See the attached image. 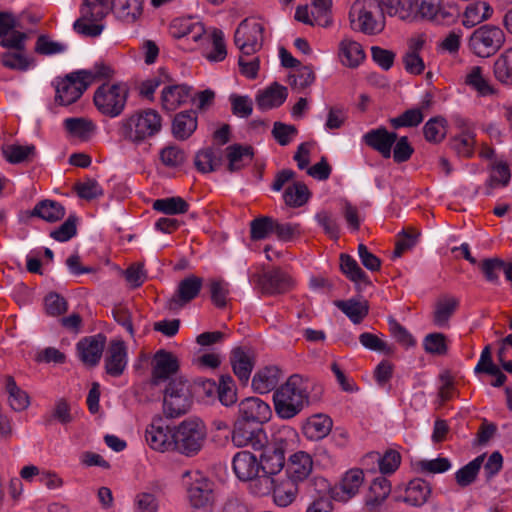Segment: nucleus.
Wrapping results in <instances>:
<instances>
[{
    "instance_id": "obj_54",
    "label": "nucleus",
    "mask_w": 512,
    "mask_h": 512,
    "mask_svg": "<svg viewBox=\"0 0 512 512\" xmlns=\"http://www.w3.org/2000/svg\"><path fill=\"white\" fill-rule=\"evenodd\" d=\"M271 493H273L274 502L278 506L287 507L295 500L298 493V487L297 484L292 483L291 481L283 485H277L274 480V487L273 490H271Z\"/></svg>"
},
{
    "instance_id": "obj_57",
    "label": "nucleus",
    "mask_w": 512,
    "mask_h": 512,
    "mask_svg": "<svg viewBox=\"0 0 512 512\" xmlns=\"http://www.w3.org/2000/svg\"><path fill=\"white\" fill-rule=\"evenodd\" d=\"M218 399L224 406H231L237 401L234 380L230 375H222L218 384Z\"/></svg>"
},
{
    "instance_id": "obj_53",
    "label": "nucleus",
    "mask_w": 512,
    "mask_h": 512,
    "mask_svg": "<svg viewBox=\"0 0 512 512\" xmlns=\"http://www.w3.org/2000/svg\"><path fill=\"white\" fill-rule=\"evenodd\" d=\"M364 481V473L361 469L355 468L347 471L342 477L340 487L347 498L355 496Z\"/></svg>"
},
{
    "instance_id": "obj_42",
    "label": "nucleus",
    "mask_w": 512,
    "mask_h": 512,
    "mask_svg": "<svg viewBox=\"0 0 512 512\" xmlns=\"http://www.w3.org/2000/svg\"><path fill=\"white\" fill-rule=\"evenodd\" d=\"M342 63L348 67H357L365 58L362 46L352 40H343L340 44Z\"/></svg>"
},
{
    "instance_id": "obj_7",
    "label": "nucleus",
    "mask_w": 512,
    "mask_h": 512,
    "mask_svg": "<svg viewBox=\"0 0 512 512\" xmlns=\"http://www.w3.org/2000/svg\"><path fill=\"white\" fill-rule=\"evenodd\" d=\"M80 17L74 22V30L82 35L96 37L104 26L102 21L111 12V0H82Z\"/></svg>"
},
{
    "instance_id": "obj_11",
    "label": "nucleus",
    "mask_w": 512,
    "mask_h": 512,
    "mask_svg": "<svg viewBox=\"0 0 512 512\" xmlns=\"http://www.w3.org/2000/svg\"><path fill=\"white\" fill-rule=\"evenodd\" d=\"M264 27L258 22L244 19L234 34V43L241 54L251 56L262 48Z\"/></svg>"
},
{
    "instance_id": "obj_22",
    "label": "nucleus",
    "mask_w": 512,
    "mask_h": 512,
    "mask_svg": "<svg viewBox=\"0 0 512 512\" xmlns=\"http://www.w3.org/2000/svg\"><path fill=\"white\" fill-rule=\"evenodd\" d=\"M363 142L372 149L379 152L383 158H390L391 149L397 141V134L389 132L385 127L372 129L362 137Z\"/></svg>"
},
{
    "instance_id": "obj_15",
    "label": "nucleus",
    "mask_w": 512,
    "mask_h": 512,
    "mask_svg": "<svg viewBox=\"0 0 512 512\" xmlns=\"http://www.w3.org/2000/svg\"><path fill=\"white\" fill-rule=\"evenodd\" d=\"M180 367L176 355L165 349L158 350L152 360V384L160 385L175 375Z\"/></svg>"
},
{
    "instance_id": "obj_6",
    "label": "nucleus",
    "mask_w": 512,
    "mask_h": 512,
    "mask_svg": "<svg viewBox=\"0 0 512 512\" xmlns=\"http://www.w3.org/2000/svg\"><path fill=\"white\" fill-rule=\"evenodd\" d=\"M194 394L189 381L183 377L169 380L163 391V413L167 418H178L188 413Z\"/></svg>"
},
{
    "instance_id": "obj_40",
    "label": "nucleus",
    "mask_w": 512,
    "mask_h": 512,
    "mask_svg": "<svg viewBox=\"0 0 512 512\" xmlns=\"http://www.w3.org/2000/svg\"><path fill=\"white\" fill-rule=\"evenodd\" d=\"M465 84L481 96L492 95L495 92L480 66L470 68L465 77Z\"/></svg>"
},
{
    "instance_id": "obj_44",
    "label": "nucleus",
    "mask_w": 512,
    "mask_h": 512,
    "mask_svg": "<svg viewBox=\"0 0 512 512\" xmlns=\"http://www.w3.org/2000/svg\"><path fill=\"white\" fill-rule=\"evenodd\" d=\"M458 305L459 302L454 297H444L438 300L433 314L434 324L438 327H446Z\"/></svg>"
},
{
    "instance_id": "obj_46",
    "label": "nucleus",
    "mask_w": 512,
    "mask_h": 512,
    "mask_svg": "<svg viewBox=\"0 0 512 512\" xmlns=\"http://www.w3.org/2000/svg\"><path fill=\"white\" fill-rule=\"evenodd\" d=\"M475 143L476 139L473 129L467 128L459 136H455L450 140V147L457 155L469 158L474 154Z\"/></svg>"
},
{
    "instance_id": "obj_28",
    "label": "nucleus",
    "mask_w": 512,
    "mask_h": 512,
    "mask_svg": "<svg viewBox=\"0 0 512 512\" xmlns=\"http://www.w3.org/2000/svg\"><path fill=\"white\" fill-rule=\"evenodd\" d=\"M280 378L281 371L277 366H267L256 372L252 379V387L259 394H267L277 387Z\"/></svg>"
},
{
    "instance_id": "obj_23",
    "label": "nucleus",
    "mask_w": 512,
    "mask_h": 512,
    "mask_svg": "<svg viewBox=\"0 0 512 512\" xmlns=\"http://www.w3.org/2000/svg\"><path fill=\"white\" fill-rule=\"evenodd\" d=\"M127 365V349L123 341L114 340L110 343L106 357L105 370L112 377L123 374Z\"/></svg>"
},
{
    "instance_id": "obj_39",
    "label": "nucleus",
    "mask_w": 512,
    "mask_h": 512,
    "mask_svg": "<svg viewBox=\"0 0 512 512\" xmlns=\"http://www.w3.org/2000/svg\"><path fill=\"white\" fill-rule=\"evenodd\" d=\"M369 461L378 463L379 470L382 474H389L393 473L399 467L401 456L395 450H389L383 456L378 452H370L365 455L362 463L363 465H367Z\"/></svg>"
},
{
    "instance_id": "obj_48",
    "label": "nucleus",
    "mask_w": 512,
    "mask_h": 512,
    "mask_svg": "<svg viewBox=\"0 0 512 512\" xmlns=\"http://www.w3.org/2000/svg\"><path fill=\"white\" fill-rule=\"evenodd\" d=\"M153 209L166 215H177L186 213L189 204L183 198L174 196L155 200Z\"/></svg>"
},
{
    "instance_id": "obj_29",
    "label": "nucleus",
    "mask_w": 512,
    "mask_h": 512,
    "mask_svg": "<svg viewBox=\"0 0 512 512\" xmlns=\"http://www.w3.org/2000/svg\"><path fill=\"white\" fill-rule=\"evenodd\" d=\"M332 419L324 414H315L309 417L303 425V434L309 440H321L331 431Z\"/></svg>"
},
{
    "instance_id": "obj_20",
    "label": "nucleus",
    "mask_w": 512,
    "mask_h": 512,
    "mask_svg": "<svg viewBox=\"0 0 512 512\" xmlns=\"http://www.w3.org/2000/svg\"><path fill=\"white\" fill-rule=\"evenodd\" d=\"M172 37L191 38L194 42H199L206 34L204 25L194 17H179L174 19L169 27Z\"/></svg>"
},
{
    "instance_id": "obj_55",
    "label": "nucleus",
    "mask_w": 512,
    "mask_h": 512,
    "mask_svg": "<svg viewBox=\"0 0 512 512\" xmlns=\"http://www.w3.org/2000/svg\"><path fill=\"white\" fill-rule=\"evenodd\" d=\"M274 218L259 216L250 222V237L254 241L266 239L274 230Z\"/></svg>"
},
{
    "instance_id": "obj_50",
    "label": "nucleus",
    "mask_w": 512,
    "mask_h": 512,
    "mask_svg": "<svg viewBox=\"0 0 512 512\" xmlns=\"http://www.w3.org/2000/svg\"><path fill=\"white\" fill-rule=\"evenodd\" d=\"M204 40L211 42L212 50L205 54L210 62L223 61L227 56L226 45L224 41V33L219 29H214L210 36H204Z\"/></svg>"
},
{
    "instance_id": "obj_59",
    "label": "nucleus",
    "mask_w": 512,
    "mask_h": 512,
    "mask_svg": "<svg viewBox=\"0 0 512 512\" xmlns=\"http://www.w3.org/2000/svg\"><path fill=\"white\" fill-rule=\"evenodd\" d=\"M505 266L506 262L497 257L485 258L479 263V268L485 279L491 283H498L499 272H504Z\"/></svg>"
},
{
    "instance_id": "obj_61",
    "label": "nucleus",
    "mask_w": 512,
    "mask_h": 512,
    "mask_svg": "<svg viewBox=\"0 0 512 512\" xmlns=\"http://www.w3.org/2000/svg\"><path fill=\"white\" fill-rule=\"evenodd\" d=\"M418 472L426 474L444 473L451 468L448 458L438 457L432 460H420L416 463Z\"/></svg>"
},
{
    "instance_id": "obj_27",
    "label": "nucleus",
    "mask_w": 512,
    "mask_h": 512,
    "mask_svg": "<svg viewBox=\"0 0 512 512\" xmlns=\"http://www.w3.org/2000/svg\"><path fill=\"white\" fill-rule=\"evenodd\" d=\"M390 492V482L384 476L377 477L370 485L369 491L365 496V507L370 512L378 511Z\"/></svg>"
},
{
    "instance_id": "obj_33",
    "label": "nucleus",
    "mask_w": 512,
    "mask_h": 512,
    "mask_svg": "<svg viewBox=\"0 0 512 512\" xmlns=\"http://www.w3.org/2000/svg\"><path fill=\"white\" fill-rule=\"evenodd\" d=\"M230 362L234 374L241 382L246 383L255 365L253 356L243 348L237 347L232 350Z\"/></svg>"
},
{
    "instance_id": "obj_30",
    "label": "nucleus",
    "mask_w": 512,
    "mask_h": 512,
    "mask_svg": "<svg viewBox=\"0 0 512 512\" xmlns=\"http://www.w3.org/2000/svg\"><path fill=\"white\" fill-rule=\"evenodd\" d=\"M111 11L119 20L134 23L143 13V0H111Z\"/></svg>"
},
{
    "instance_id": "obj_37",
    "label": "nucleus",
    "mask_w": 512,
    "mask_h": 512,
    "mask_svg": "<svg viewBox=\"0 0 512 512\" xmlns=\"http://www.w3.org/2000/svg\"><path fill=\"white\" fill-rule=\"evenodd\" d=\"M65 212V208L61 203L55 200L45 199L34 206L31 211V216L54 223L61 220L65 216Z\"/></svg>"
},
{
    "instance_id": "obj_4",
    "label": "nucleus",
    "mask_w": 512,
    "mask_h": 512,
    "mask_svg": "<svg viewBox=\"0 0 512 512\" xmlns=\"http://www.w3.org/2000/svg\"><path fill=\"white\" fill-rule=\"evenodd\" d=\"M386 4L380 0H355L349 11L351 28L366 35H375L385 27Z\"/></svg>"
},
{
    "instance_id": "obj_8",
    "label": "nucleus",
    "mask_w": 512,
    "mask_h": 512,
    "mask_svg": "<svg viewBox=\"0 0 512 512\" xmlns=\"http://www.w3.org/2000/svg\"><path fill=\"white\" fill-rule=\"evenodd\" d=\"M128 94L125 83L103 84L94 93V104L103 115L114 118L123 112Z\"/></svg>"
},
{
    "instance_id": "obj_47",
    "label": "nucleus",
    "mask_w": 512,
    "mask_h": 512,
    "mask_svg": "<svg viewBox=\"0 0 512 512\" xmlns=\"http://www.w3.org/2000/svg\"><path fill=\"white\" fill-rule=\"evenodd\" d=\"M6 391L9 394L10 407L14 411L20 412L29 406L30 399L28 394L17 386L12 376L6 377Z\"/></svg>"
},
{
    "instance_id": "obj_36",
    "label": "nucleus",
    "mask_w": 512,
    "mask_h": 512,
    "mask_svg": "<svg viewBox=\"0 0 512 512\" xmlns=\"http://www.w3.org/2000/svg\"><path fill=\"white\" fill-rule=\"evenodd\" d=\"M222 162V154L219 149L207 147L199 150L194 159L196 169L201 173L216 171Z\"/></svg>"
},
{
    "instance_id": "obj_49",
    "label": "nucleus",
    "mask_w": 512,
    "mask_h": 512,
    "mask_svg": "<svg viewBox=\"0 0 512 512\" xmlns=\"http://www.w3.org/2000/svg\"><path fill=\"white\" fill-rule=\"evenodd\" d=\"M2 65L11 70L26 71L32 60L26 55V50H13L2 53L0 57Z\"/></svg>"
},
{
    "instance_id": "obj_60",
    "label": "nucleus",
    "mask_w": 512,
    "mask_h": 512,
    "mask_svg": "<svg viewBox=\"0 0 512 512\" xmlns=\"http://www.w3.org/2000/svg\"><path fill=\"white\" fill-rule=\"evenodd\" d=\"M74 190L81 199L88 201L103 195L102 187L92 178H85L83 181L75 183Z\"/></svg>"
},
{
    "instance_id": "obj_12",
    "label": "nucleus",
    "mask_w": 512,
    "mask_h": 512,
    "mask_svg": "<svg viewBox=\"0 0 512 512\" xmlns=\"http://www.w3.org/2000/svg\"><path fill=\"white\" fill-rule=\"evenodd\" d=\"M267 434L260 424L235 421L232 431V442L236 447H250L257 451L267 444Z\"/></svg>"
},
{
    "instance_id": "obj_16",
    "label": "nucleus",
    "mask_w": 512,
    "mask_h": 512,
    "mask_svg": "<svg viewBox=\"0 0 512 512\" xmlns=\"http://www.w3.org/2000/svg\"><path fill=\"white\" fill-rule=\"evenodd\" d=\"M263 294L275 295L288 291L293 286L292 278L280 268L254 275Z\"/></svg>"
},
{
    "instance_id": "obj_24",
    "label": "nucleus",
    "mask_w": 512,
    "mask_h": 512,
    "mask_svg": "<svg viewBox=\"0 0 512 512\" xmlns=\"http://www.w3.org/2000/svg\"><path fill=\"white\" fill-rule=\"evenodd\" d=\"M313 468V461L309 454L298 451L291 455L286 465V474L292 483L297 484L308 478Z\"/></svg>"
},
{
    "instance_id": "obj_10",
    "label": "nucleus",
    "mask_w": 512,
    "mask_h": 512,
    "mask_svg": "<svg viewBox=\"0 0 512 512\" xmlns=\"http://www.w3.org/2000/svg\"><path fill=\"white\" fill-rule=\"evenodd\" d=\"M442 0H414L412 15L420 16L439 25H451L460 15L454 6H441Z\"/></svg>"
},
{
    "instance_id": "obj_52",
    "label": "nucleus",
    "mask_w": 512,
    "mask_h": 512,
    "mask_svg": "<svg viewBox=\"0 0 512 512\" xmlns=\"http://www.w3.org/2000/svg\"><path fill=\"white\" fill-rule=\"evenodd\" d=\"M36 148L34 145H5L2 147V153L5 159L12 164H18L28 160L35 155Z\"/></svg>"
},
{
    "instance_id": "obj_63",
    "label": "nucleus",
    "mask_w": 512,
    "mask_h": 512,
    "mask_svg": "<svg viewBox=\"0 0 512 512\" xmlns=\"http://www.w3.org/2000/svg\"><path fill=\"white\" fill-rule=\"evenodd\" d=\"M289 84L293 89L303 90L313 84L315 74L310 66H303L295 74L289 76Z\"/></svg>"
},
{
    "instance_id": "obj_21",
    "label": "nucleus",
    "mask_w": 512,
    "mask_h": 512,
    "mask_svg": "<svg viewBox=\"0 0 512 512\" xmlns=\"http://www.w3.org/2000/svg\"><path fill=\"white\" fill-rule=\"evenodd\" d=\"M195 478L188 487V496L194 508H204L213 502V483L195 472Z\"/></svg>"
},
{
    "instance_id": "obj_35",
    "label": "nucleus",
    "mask_w": 512,
    "mask_h": 512,
    "mask_svg": "<svg viewBox=\"0 0 512 512\" xmlns=\"http://www.w3.org/2000/svg\"><path fill=\"white\" fill-rule=\"evenodd\" d=\"M431 487L425 480L416 478L408 483L403 501L411 506H422L430 496Z\"/></svg>"
},
{
    "instance_id": "obj_58",
    "label": "nucleus",
    "mask_w": 512,
    "mask_h": 512,
    "mask_svg": "<svg viewBox=\"0 0 512 512\" xmlns=\"http://www.w3.org/2000/svg\"><path fill=\"white\" fill-rule=\"evenodd\" d=\"M424 120L423 115L415 107L405 110L397 117L390 119V124L394 129L402 127L413 128L420 125Z\"/></svg>"
},
{
    "instance_id": "obj_5",
    "label": "nucleus",
    "mask_w": 512,
    "mask_h": 512,
    "mask_svg": "<svg viewBox=\"0 0 512 512\" xmlns=\"http://www.w3.org/2000/svg\"><path fill=\"white\" fill-rule=\"evenodd\" d=\"M207 431L199 418H188L173 429V451L191 457L202 449Z\"/></svg>"
},
{
    "instance_id": "obj_13",
    "label": "nucleus",
    "mask_w": 512,
    "mask_h": 512,
    "mask_svg": "<svg viewBox=\"0 0 512 512\" xmlns=\"http://www.w3.org/2000/svg\"><path fill=\"white\" fill-rule=\"evenodd\" d=\"M271 415L269 404L258 397H247L238 404V417L235 421L263 425Z\"/></svg>"
},
{
    "instance_id": "obj_45",
    "label": "nucleus",
    "mask_w": 512,
    "mask_h": 512,
    "mask_svg": "<svg viewBox=\"0 0 512 512\" xmlns=\"http://www.w3.org/2000/svg\"><path fill=\"white\" fill-rule=\"evenodd\" d=\"M484 461V455H480L461 467L456 473H455V480L456 483L462 487L465 488L467 486H470L473 484L477 476L479 474V471L481 469V466Z\"/></svg>"
},
{
    "instance_id": "obj_1",
    "label": "nucleus",
    "mask_w": 512,
    "mask_h": 512,
    "mask_svg": "<svg viewBox=\"0 0 512 512\" xmlns=\"http://www.w3.org/2000/svg\"><path fill=\"white\" fill-rule=\"evenodd\" d=\"M321 387L315 381L299 374L291 375L273 394L276 415L283 420L297 416L311 403V392Z\"/></svg>"
},
{
    "instance_id": "obj_31",
    "label": "nucleus",
    "mask_w": 512,
    "mask_h": 512,
    "mask_svg": "<svg viewBox=\"0 0 512 512\" xmlns=\"http://www.w3.org/2000/svg\"><path fill=\"white\" fill-rule=\"evenodd\" d=\"M191 97V87L188 85H169L162 91V106L167 111H174L185 104Z\"/></svg>"
},
{
    "instance_id": "obj_2",
    "label": "nucleus",
    "mask_w": 512,
    "mask_h": 512,
    "mask_svg": "<svg viewBox=\"0 0 512 512\" xmlns=\"http://www.w3.org/2000/svg\"><path fill=\"white\" fill-rule=\"evenodd\" d=\"M290 446V441L278 432L260 450L259 465L261 476L251 485V492L258 496H265L271 493L274 487V476L285 467V454Z\"/></svg>"
},
{
    "instance_id": "obj_32",
    "label": "nucleus",
    "mask_w": 512,
    "mask_h": 512,
    "mask_svg": "<svg viewBox=\"0 0 512 512\" xmlns=\"http://www.w3.org/2000/svg\"><path fill=\"white\" fill-rule=\"evenodd\" d=\"M197 129V114L194 110L179 112L172 122V134L178 140L188 139Z\"/></svg>"
},
{
    "instance_id": "obj_38",
    "label": "nucleus",
    "mask_w": 512,
    "mask_h": 512,
    "mask_svg": "<svg viewBox=\"0 0 512 512\" xmlns=\"http://www.w3.org/2000/svg\"><path fill=\"white\" fill-rule=\"evenodd\" d=\"M334 305L341 310L354 324H359L369 313L367 301H360L355 298L348 300H337Z\"/></svg>"
},
{
    "instance_id": "obj_56",
    "label": "nucleus",
    "mask_w": 512,
    "mask_h": 512,
    "mask_svg": "<svg viewBox=\"0 0 512 512\" xmlns=\"http://www.w3.org/2000/svg\"><path fill=\"white\" fill-rule=\"evenodd\" d=\"M445 124L446 120L441 116L429 119L423 127L425 139L433 143L442 141L446 134Z\"/></svg>"
},
{
    "instance_id": "obj_43",
    "label": "nucleus",
    "mask_w": 512,
    "mask_h": 512,
    "mask_svg": "<svg viewBox=\"0 0 512 512\" xmlns=\"http://www.w3.org/2000/svg\"><path fill=\"white\" fill-rule=\"evenodd\" d=\"M340 269L352 282L364 283L365 285L371 284L368 276L358 265L357 261L348 254L342 253L340 255Z\"/></svg>"
},
{
    "instance_id": "obj_34",
    "label": "nucleus",
    "mask_w": 512,
    "mask_h": 512,
    "mask_svg": "<svg viewBox=\"0 0 512 512\" xmlns=\"http://www.w3.org/2000/svg\"><path fill=\"white\" fill-rule=\"evenodd\" d=\"M287 95V88L275 82L257 95L256 102L261 110H269L281 106Z\"/></svg>"
},
{
    "instance_id": "obj_25",
    "label": "nucleus",
    "mask_w": 512,
    "mask_h": 512,
    "mask_svg": "<svg viewBox=\"0 0 512 512\" xmlns=\"http://www.w3.org/2000/svg\"><path fill=\"white\" fill-rule=\"evenodd\" d=\"M146 441L149 446L160 452L173 450V430L161 425V419L154 421L146 429Z\"/></svg>"
},
{
    "instance_id": "obj_41",
    "label": "nucleus",
    "mask_w": 512,
    "mask_h": 512,
    "mask_svg": "<svg viewBox=\"0 0 512 512\" xmlns=\"http://www.w3.org/2000/svg\"><path fill=\"white\" fill-rule=\"evenodd\" d=\"M493 74L500 83L512 85V48L498 56L493 65Z\"/></svg>"
},
{
    "instance_id": "obj_26",
    "label": "nucleus",
    "mask_w": 512,
    "mask_h": 512,
    "mask_svg": "<svg viewBox=\"0 0 512 512\" xmlns=\"http://www.w3.org/2000/svg\"><path fill=\"white\" fill-rule=\"evenodd\" d=\"M225 156L228 160L227 170L230 173H235L252 162L254 150L250 145L235 143L226 147Z\"/></svg>"
},
{
    "instance_id": "obj_18",
    "label": "nucleus",
    "mask_w": 512,
    "mask_h": 512,
    "mask_svg": "<svg viewBox=\"0 0 512 512\" xmlns=\"http://www.w3.org/2000/svg\"><path fill=\"white\" fill-rule=\"evenodd\" d=\"M203 279L196 275H189L181 280L177 290L169 300L168 307L171 310L181 308L194 300L200 293Z\"/></svg>"
},
{
    "instance_id": "obj_9",
    "label": "nucleus",
    "mask_w": 512,
    "mask_h": 512,
    "mask_svg": "<svg viewBox=\"0 0 512 512\" xmlns=\"http://www.w3.org/2000/svg\"><path fill=\"white\" fill-rule=\"evenodd\" d=\"M505 43L501 28L486 24L473 31L469 38V48L474 55L488 58L496 54Z\"/></svg>"
},
{
    "instance_id": "obj_17",
    "label": "nucleus",
    "mask_w": 512,
    "mask_h": 512,
    "mask_svg": "<svg viewBox=\"0 0 512 512\" xmlns=\"http://www.w3.org/2000/svg\"><path fill=\"white\" fill-rule=\"evenodd\" d=\"M232 468L236 477L241 481H250V486L262 474L259 459L249 451L236 453L232 460Z\"/></svg>"
},
{
    "instance_id": "obj_19",
    "label": "nucleus",
    "mask_w": 512,
    "mask_h": 512,
    "mask_svg": "<svg viewBox=\"0 0 512 512\" xmlns=\"http://www.w3.org/2000/svg\"><path fill=\"white\" fill-rule=\"evenodd\" d=\"M106 337L103 334L85 337L77 343V352L80 360L86 366H96L102 356Z\"/></svg>"
},
{
    "instance_id": "obj_14",
    "label": "nucleus",
    "mask_w": 512,
    "mask_h": 512,
    "mask_svg": "<svg viewBox=\"0 0 512 512\" xmlns=\"http://www.w3.org/2000/svg\"><path fill=\"white\" fill-rule=\"evenodd\" d=\"M81 77L75 71L59 81L56 85L55 102L61 106L75 103L88 88L87 83Z\"/></svg>"
},
{
    "instance_id": "obj_51",
    "label": "nucleus",
    "mask_w": 512,
    "mask_h": 512,
    "mask_svg": "<svg viewBox=\"0 0 512 512\" xmlns=\"http://www.w3.org/2000/svg\"><path fill=\"white\" fill-rule=\"evenodd\" d=\"M310 193L303 182H295L288 186L283 194L286 205L290 207H301L309 199Z\"/></svg>"
},
{
    "instance_id": "obj_62",
    "label": "nucleus",
    "mask_w": 512,
    "mask_h": 512,
    "mask_svg": "<svg viewBox=\"0 0 512 512\" xmlns=\"http://www.w3.org/2000/svg\"><path fill=\"white\" fill-rule=\"evenodd\" d=\"M78 217L75 214L69 215L66 221L50 233V237L59 242H65L74 237L77 233Z\"/></svg>"
},
{
    "instance_id": "obj_3",
    "label": "nucleus",
    "mask_w": 512,
    "mask_h": 512,
    "mask_svg": "<svg viewBox=\"0 0 512 512\" xmlns=\"http://www.w3.org/2000/svg\"><path fill=\"white\" fill-rule=\"evenodd\" d=\"M162 129V117L154 109L146 108L134 111L118 123L119 137L135 146L145 144Z\"/></svg>"
},
{
    "instance_id": "obj_64",
    "label": "nucleus",
    "mask_w": 512,
    "mask_h": 512,
    "mask_svg": "<svg viewBox=\"0 0 512 512\" xmlns=\"http://www.w3.org/2000/svg\"><path fill=\"white\" fill-rule=\"evenodd\" d=\"M424 350L429 354L445 355L447 353L446 337L442 333H430L423 340Z\"/></svg>"
}]
</instances>
